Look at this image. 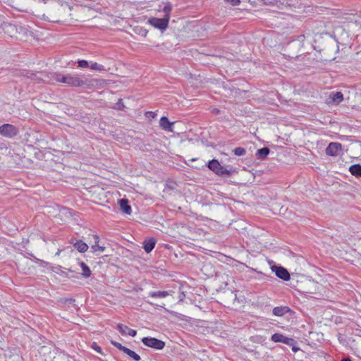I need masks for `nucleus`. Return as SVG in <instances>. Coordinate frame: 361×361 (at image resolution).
<instances>
[{"instance_id": "31", "label": "nucleus", "mask_w": 361, "mask_h": 361, "mask_svg": "<svg viewBox=\"0 0 361 361\" xmlns=\"http://www.w3.org/2000/svg\"><path fill=\"white\" fill-rule=\"evenodd\" d=\"M171 7L170 5H166L164 6V12L166 13L165 17H167V16L169 17V13L171 12Z\"/></svg>"}, {"instance_id": "32", "label": "nucleus", "mask_w": 361, "mask_h": 361, "mask_svg": "<svg viewBox=\"0 0 361 361\" xmlns=\"http://www.w3.org/2000/svg\"><path fill=\"white\" fill-rule=\"evenodd\" d=\"M145 116L148 118H154L156 117L157 114L153 111H147L145 114Z\"/></svg>"}, {"instance_id": "13", "label": "nucleus", "mask_w": 361, "mask_h": 361, "mask_svg": "<svg viewBox=\"0 0 361 361\" xmlns=\"http://www.w3.org/2000/svg\"><path fill=\"white\" fill-rule=\"evenodd\" d=\"M156 243L155 238H153L145 240L143 243V249L147 253H149L154 248Z\"/></svg>"}, {"instance_id": "43", "label": "nucleus", "mask_w": 361, "mask_h": 361, "mask_svg": "<svg viewBox=\"0 0 361 361\" xmlns=\"http://www.w3.org/2000/svg\"><path fill=\"white\" fill-rule=\"evenodd\" d=\"M61 269V267H60V266H58V267L56 268V269H53V270H54V271H56V270H58V269Z\"/></svg>"}, {"instance_id": "35", "label": "nucleus", "mask_w": 361, "mask_h": 361, "mask_svg": "<svg viewBox=\"0 0 361 361\" xmlns=\"http://www.w3.org/2000/svg\"><path fill=\"white\" fill-rule=\"evenodd\" d=\"M61 73H56L54 75V78L56 81L57 82H60V78L61 77Z\"/></svg>"}, {"instance_id": "28", "label": "nucleus", "mask_w": 361, "mask_h": 361, "mask_svg": "<svg viewBox=\"0 0 361 361\" xmlns=\"http://www.w3.org/2000/svg\"><path fill=\"white\" fill-rule=\"evenodd\" d=\"M78 67L84 68L89 67V63L86 60H78Z\"/></svg>"}, {"instance_id": "6", "label": "nucleus", "mask_w": 361, "mask_h": 361, "mask_svg": "<svg viewBox=\"0 0 361 361\" xmlns=\"http://www.w3.org/2000/svg\"><path fill=\"white\" fill-rule=\"evenodd\" d=\"M2 28L12 37H14L16 33L20 32V30L22 31L23 30V27H18L16 25L8 22L3 23Z\"/></svg>"}, {"instance_id": "7", "label": "nucleus", "mask_w": 361, "mask_h": 361, "mask_svg": "<svg viewBox=\"0 0 361 361\" xmlns=\"http://www.w3.org/2000/svg\"><path fill=\"white\" fill-rule=\"evenodd\" d=\"M342 149V145L339 142H331L326 148V154L329 156L335 157Z\"/></svg>"}, {"instance_id": "37", "label": "nucleus", "mask_w": 361, "mask_h": 361, "mask_svg": "<svg viewBox=\"0 0 361 361\" xmlns=\"http://www.w3.org/2000/svg\"><path fill=\"white\" fill-rule=\"evenodd\" d=\"M305 39V35H300L298 37V41H299L300 42H302Z\"/></svg>"}, {"instance_id": "34", "label": "nucleus", "mask_w": 361, "mask_h": 361, "mask_svg": "<svg viewBox=\"0 0 361 361\" xmlns=\"http://www.w3.org/2000/svg\"><path fill=\"white\" fill-rule=\"evenodd\" d=\"M67 82V74L66 75H61V77L60 78V82H63L66 84Z\"/></svg>"}, {"instance_id": "36", "label": "nucleus", "mask_w": 361, "mask_h": 361, "mask_svg": "<svg viewBox=\"0 0 361 361\" xmlns=\"http://www.w3.org/2000/svg\"><path fill=\"white\" fill-rule=\"evenodd\" d=\"M117 105L118 106V108L119 109H122V108L124 106V105H123V102H122V99H120L118 100V103H117Z\"/></svg>"}, {"instance_id": "30", "label": "nucleus", "mask_w": 361, "mask_h": 361, "mask_svg": "<svg viewBox=\"0 0 361 361\" xmlns=\"http://www.w3.org/2000/svg\"><path fill=\"white\" fill-rule=\"evenodd\" d=\"M92 347L97 353L103 354L102 348L99 346L96 343H93Z\"/></svg>"}, {"instance_id": "23", "label": "nucleus", "mask_w": 361, "mask_h": 361, "mask_svg": "<svg viewBox=\"0 0 361 361\" xmlns=\"http://www.w3.org/2000/svg\"><path fill=\"white\" fill-rule=\"evenodd\" d=\"M233 153L236 156H243L246 154V150L243 147H236L233 149Z\"/></svg>"}, {"instance_id": "1", "label": "nucleus", "mask_w": 361, "mask_h": 361, "mask_svg": "<svg viewBox=\"0 0 361 361\" xmlns=\"http://www.w3.org/2000/svg\"><path fill=\"white\" fill-rule=\"evenodd\" d=\"M207 166L219 176H231L233 171L224 168L217 159H212L208 161Z\"/></svg>"}, {"instance_id": "42", "label": "nucleus", "mask_w": 361, "mask_h": 361, "mask_svg": "<svg viewBox=\"0 0 361 361\" xmlns=\"http://www.w3.org/2000/svg\"><path fill=\"white\" fill-rule=\"evenodd\" d=\"M61 269V267H60V266H58V267L56 268V269H53V270H54V271H56V270H58V269Z\"/></svg>"}, {"instance_id": "2", "label": "nucleus", "mask_w": 361, "mask_h": 361, "mask_svg": "<svg viewBox=\"0 0 361 361\" xmlns=\"http://www.w3.org/2000/svg\"><path fill=\"white\" fill-rule=\"evenodd\" d=\"M66 85L71 87H90L93 85L91 81L88 80H83L77 75L67 74Z\"/></svg>"}, {"instance_id": "3", "label": "nucleus", "mask_w": 361, "mask_h": 361, "mask_svg": "<svg viewBox=\"0 0 361 361\" xmlns=\"http://www.w3.org/2000/svg\"><path fill=\"white\" fill-rule=\"evenodd\" d=\"M18 129L13 125L5 123L0 126V135L7 138H13L18 134Z\"/></svg>"}, {"instance_id": "21", "label": "nucleus", "mask_w": 361, "mask_h": 361, "mask_svg": "<svg viewBox=\"0 0 361 361\" xmlns=\"http://www.w3.org/2000/svg\"><path fill=\"white\" fill-rule=\"evenodd\" d=\"M124 353H126L127 355H128L130 358H132L135 361H140L141 360V357L138 354H137L135 351H133L128 348H126Z\"/></svg>"}, {"instance_id": "14", "label": "nucleus", "mask_w": 361, "mask_h": 361, "mask_svg": "<svg viewBox=\"0 0 361 361\" xmlns=\"http://www.w3.org/2000/svg\"><path fill=\"white\" fill-rule=\"evenodd\" d=\"M73 247L81 253L85 252L88 249V245L81 240H77L75 243H73Z\"/></svg>"}, {"instance_id": "26", "label": "nucleus", "mask_w": 361, "mask_h": 361, "mask_svg": "<svg viewBox=\"0 0 361 361\" xmlns=\"http://www.w3.org/2000/svg\"><path fill=\"white\" fill-rule=\"evenodd\" d=\"M111 343L114 346L116 347V348H118V350L123 351L124 353V351L126 350V348H127L126 346L121 345L120 343H118L116 341H111Z\"/></svg>"}, {"instance_id": "9", "label": "nucleus", "mask_w": 361, "mask_h": 361, "mask_svg": "<svg viewBox=\"0 0 361 361\" xmlns=\"http://www.w3.org/2000/svg\"><path fill=\"white\" fill-rule=\"evenodd\" d=\"M117 329L123 336L129 335L134 337L137 334V331L135 330L130 329L128 326L122 324H118L117 325Z\"/></svg>"}, {"instance_id": "39", "label": "nucleus", "mask_w": 361, "mask_h": 361, "mask_svg": "<svg viewBox=\"0 0 361 361\" xmlns=\"http://www.w3.org/2000/svg\"><path fill=\"white\" fill-rule=\"evenodd\" d=\"M67 301H68V302L69 304H71V303H73V302H75V300H74V299H73V298H70V299L67 300Z\"/></svg>"}, {"instance_id": "4", "label": "nucleus", "mask_w": 361, "mask_h": 361, "mask_svg": "<svg viewBox=\"0 0 361 361\" xmlns=\"http://www.w3.org/2000/svg\"><path fill=\"white\" fill-rule=\"evenodd\" d=\"M142 342L145 345L156 350H161L165 346L164 341L153 337H144Z\"/></svg>"}, {"instance_id": "33", "label": "nucleus", "mask_w": 361, "mask_h": 361, "mask_svg": "<svg viewBox=\"0 0 361 361\" xmlns=\"http://www.w3.org/2000/svg\"><path fill=\"white\" fill-rule=\"evenodd\" d=\"M263 4L266 5H274L276 3V0H261Z\"/></svg>"}, {"instance_id": "41", "label": "nucleus", "mask_w": 361, "mask_h": 361, "mask_svg": "<svg viewBox=\"0 0 361 361\" xmlns=\"http://www.w3.org/2000/svg\"><path fill=\"white\" fill-rule=\"evenodd\" d=\"M40 262H41V264H42V265L47 264V263L46 262H44V261H42V260H41V261H40Z\"/></svg>"}, {"instance_id": "12", "label": "nucleus", "mask_w": 361, "mask_h": 361, "mask_svg": "<svg viewBox=\"0 0 361 361\" xmlns=\"http://www.w3.org/2000/svg\"><path fill=\"white\" fill-rule=\"evenodd\" d=\"M160 126L162 129L166 131L172 132V126L173 123H171L169 121L166 116H162L159 121Z\"/></svg>"}, {"instance_id": "24", "label": "nucleus", "mask_w": 361, "mask_h": 361, "mask_svg": "<svg viewBox=\"0 0 361 361\" xmlns=\"http://www.w3.org/2000/svg\"><path fill=\"white\" fill-rule=\"evenodd\" d=\"M90 68L92 70L99 71L105 70L102 65L99 64L97 63H91Z\"/></svg>"}, {"instance_id": "5", "label": "nucleus", "mask_w": 361, "mask_h": 361, "mask_svg": "<svg viewBox=\"0 0 361 361\" xmlns=\"http://www.w3.org/2000/svg\"><path fill=\"white\" fill-rule=\"evenodd\" d=\"M169 17H164L163 18H152L149 20V23L154 27L161 30H166L168 27Z\"/></svg>"}, {"instance_id": "25", "label": "nucleus", "mask_w": 361, "mask_h": 361, "mask_svg": "<svg viewBox=\"0 0 361 361\" xmlns=\"http://www.w3.org/2000/svg\"><path fill=\"white\" fill-rule=\"evenodd\" d=\"M111 343L114 346L116 347V348H118V350L123 351L124 353V351L126 350V348H127L126 346L121 345L120 343H118L116 341H111Z\"/></svg>"}, {"instance_id": "15", "label": "nucleus", "mask_w": 361, "mask_h": 361, "mask_svg": "<svg viewBox=\"0 0 361 361\" xmlns=\"http://www.w3.org/2000/svg\"><path fill=\"white\" fill-rule=\"evenodd\" d=\"M270 152L269 149L267 147L259 149L256 152V157L258 159H264L267 157Z\"/></svg>"}, {"instance_id": "29", "label": "nucleus", "mask_w": 361, "mask_h": 361, "mask_svg": "<svg viewBox=\"0 0 361 361\" xmlns=\"http://www.w3.org/2000/svg\"><path fill=\"white\" fill-rule=\"evenodd\" d=\"M224 2L226 4H230L231 6H238L241 1L240 0H224Z\"/></svg>"}, {"instance_id": "11", "label": "nucleus", "mask_w": 361, "mask_h": 361, "mask_svg": "<svg viewBox=\"0 0 361 361\" xmlns=\"http://www.w3.org/2000/svg\"><path fill=\"white\" fill-rule=\"evenodd\" d=\"M293 311L288 306H279L273 309L272 313L276 317H283L286 314L292 312Z\"/></svg>"}, {"instance_id": "20", "label": "nucleus", "mask_w": 361, "mask_h": 361, "mask_svg": "<svg viewBox=\"0 0 361 361\" xmlns=\"http://www.w3.org/2000/svg\"><path fill=\"white\" fill-rule=\"evenodd\" d=\"M170 295L169 291H152L149 293V295L152 298H166Z\"/></svg>"}, {"instance_id": "27", "label": "nucleus", "mask_w": 361, "mask_h": 361, "mask_svg": "<svg viewBox=\"0 0 361 361\" xmlns=\"http://www.w3.org/2000/svg\"><path fill=\"white\" fill-rule=\"evenodd\" d=\"M283 343L289 346H292L296 344V341L292 338H288L286 336Z\"/></svg>"}, {"instance_id": "19", "label": "nucleus", "mask_w": 361, "mask_h": 361, "mask_svg": "<svg viewBox=\"0 0 361 361\" xmlns=\"http://www.w3.org/2000/svg\"><path fill=\"white\" fill-rule=\"evenodd\" d=\"M80 267L82 269V275L85 278H88L91 276V270L90 267L83 262H80Z\"/></svg>"}, {"instance_id": "10", "label": "nucleus", "mask_w": 361, "mask_h": 361, "mask_svg": "<svg viewBox=\"0 0 361 361\" xmlns=\"http://www.w3.org/2000/svg\"><path fill=\"white\" fill-rule=\"evenodd\" d=\"M118 205L123 213L126 214H130L132 212L131 207L129 204L128 200L122 198L118 200Z\"/></svg>"}, {"instance_id": "8", "label": "nucleus", "mask_w": 361, "mask_h": 361, "mask_svg": "<svg viewBox=\"0 0 361 361\" xmlns=\"http://www.w3.org/2000/svg\"><path fill=\"white\" fill-rule=\"evenodd\" d=\"M272 270L275 272L276 276L283 281L290 279V274L286 269L283 267L274 266Z\"/></svg>"}, {"instance_id": "18", "label": "nucleus", "mask_w": 361, "mask_h": 361, "mask_svg": "<svg viewBox=\"0 0 361 361\" xmlns=\"http://www.w3.org/2000/svg\"><path fill=\"white\" fill-rule=\"evenodd\" d=\"M331 98L334 103L338 104L343 100V95L341 92H332Z\"/></svg>"}, {"instance_id": "44", "label": "nucleus", "mask_w": 361, "mask_h": 361, "mask_svg": "<svg viewBox=\"0 0 361 361\" xmlns=\"http://www.w3.org/2000/svg\"><path fill=\"white\" fill-rule=\"evenodd\" d=\"M44 3H46L45 0H43Z\"/></svg>"}, {"instance_id": "38", "label": "nucleus", "mask_w": 361, "mask_h": 361, "mask_svg": "<svg viewBox=\"0 0 361 361\" xmlns=\"http://www.w3.org/2000/svg\"><path fill=\"white\" fill-rule=\"evenodd\" d=\"M299 349L300 348L298 347L295 346V345H292V350L293 352H297L298 350H299Z\"/></svg>"}, {"instance_id": "17", "label": "nucleus", "mask_w": 361, "mask_h": 361, "mask_svg": "<svg viewBox=\"0 0 361 361\" xmlns=\"http://www.w3.org/2000/svg\"><path fill=\"white\" fill-rule=\"evenodd\" d=\"M349 171L356 177H361V165L357 164L350 166Z\"/></svg>"}, {"instance_id": "40", "label": "nucleus", "mask_w": 361, "mask_h": 361, "mask_svg": "<svg viewBox=\"0 0 361 361\" xmlns=\"http://www.w3.org/2000/svg\"><path fill=\"white\" fill-rule=\"evenodd\" d=\"M341 361H351L350 357H344Z\"/></svg>"}, {"instance_id": "16", "label": "nucleus", "mask_w": 361, "mask_h": 361, "mask_svg": "<svg viewBox=\"0 0 361 361\" xmlns=\"http://www.w3.org/2000/svg\"><path fill=\"white\" fill-rule=\"evenodd\" d=\"M94 238L95 239V243H94V245H92V247H91L92 252H96L97 251H99L100 252H103L105 250V247L103 246H100L99 245V236H97V235H94Z\"/></svg>"}, {"instance_id": "22", "label": "nucleus", "mask_w": 361, "mask_h": 361, "mask_svg": "<svg viewBox=\"0 0 361 361\" xmlns=\"http://www.w3.org/2000/svg\"><path fill=\"white\" fill-rule=\"evenodd\" d=\"M286 336L281 334L276 333L271 337V341L274 343H283Z\"/></svg>"}]
</instances>
